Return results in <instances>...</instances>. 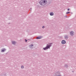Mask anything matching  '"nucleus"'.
<instances>
[{"mask_svg":"<svg viewBox=\"0 0 76 76\" xmlns=\"http://www.w3.org/2000/svg\"><path fill=\"white\" fill-rule=\"evenodd\" d=\"M6 50V49L5 48L2 49H1V52H4Z\"/></svg>","mask_w":76,"mask_h":76,"instance_id":"obj_5","label":"nucleus"},{"mask_svg":"<svg viewBox=\"0 0 76 76\" xmlns=\"http://www.w3.org/2000/svg\"><path fill=\"white\" fill-rule=\"evenodd\" d=\"M65 67H68V65L66 64L65 66H64Z\"/></svg>","mask_w":76,"mask_h":76,"instance_id":"obj_14","label":"nucleus"},{"mask_svg":"<svg viewBox=\"0 0 76 76\" xmlns=\"http://www.w3.org/2000/svg\"><path fill=\"white\" fill-rule=\"evenodd\" d=\"M12 44L14 45H15L16 44V42L15 41H12Z\"/></svg>","mask_w":76,"mask_h":76,"instance_id":"obj_9","label":"nucleus"},{"mask_svg":"<svg viewBox=\"0 0 76 76\" xmlns=\"http://www.w3.org/2000/svg\"><path fill=\"white\" fill-rule=\"evenodd\" d=\"M72 72L73 73L74 72V71H72Z\"/></svg>","mask_w":76,"mask_h":76,"instance_id":"obj_21","label":"nucleus"},{"mask_svg":"<svg viewBox=\"0 0 76 76\" xmlns=\"http://www.w3.org/2000/svg\"><path fill=\"white\" fill-rule=\"evenodd\" d=\"M30 10L31 12H32V8H30Z\"/></svg>","mask_w":76,"mask_h":76,"instance_id":"obj_17","label":"nucleus"},{"mask_svg":"<svg viewBox=\"0 0 76 76\" xmlns=\"http://www.w3.org/2000/svg\"><path fill=\"white\" fill-rule=\"evenodd\" d=\"M67 15H66L65 16V18H67Z\"/></svg>","mask_w":76,"mask_h":76,"instance_id":"obj_19","label":"nucleus"},{"mask_svg":"<svg viewBox=\"0 0 76 76\" xmlns=\"http://www.w3.org/2000/svg\"><path fill=\"white\" fill-rule=\"evenodd\" d=\"M62 44H66V41L64 40H63L62 41Z\"/></svg>","mask_w":76,"mask_h":76,"instance_id":"obj_8","label":"nucleus"},{"mask_svg":"<svg viewBox=\"0 0 76 76\" xmlns=\"http://www.w3.org/2000/svg\"><path fill=\"white\" fill-rule=\"evenodd\" d=\"M52 44L53 43H49L46 46L45 48H43V49L44 50H48V48L50 49V47L52 46Z\"/></svg>","mask_w":76,"mask_h":76,"instance_id":"obj_1","label":"nucleus"},{"mask_svg":"<svg viewBox=\"0 0 76 76\" xmlns=\"http://www.w3.org/2000/svg\"><path fill=\"white\" fill-rule=\"evenodd\" d=\"M25 41H26V42H27V40H26V39H25Z\"/></svg>","mask_w":76,"mask_h":76,"instance_id":"obj_20","label":"nucleus"},{"mask_svg":"<svg viewBox=\"0 0 76 76\" xmlns=\"http://www.w3.org/2000/svg\"><path fill=\"white\" fill-rule=\"evenodd\" d=\"M71 13H72V14H73V13L72 12H71Z\"/></svg>","mask_w":76,"mask_h":76,"instance_id":"obj_23","label":"nucleus"},{"mask_svg":"<svg viewBox=\"0 0 76 76\" xmlns=\"http://www.w3.org/2000/svg\"><path fill=\"white\" fill-rule=\"evenodd\" d=\"M45 28V27L44 26H42V28Z\"/></svg>","mask_w":76,"mask_h":76,"instance_id":"obj_16","label":"nucleus"},{"mask_svg":"<svg viewBox=\"0 0 76 76\" xmlns=\"http://www.w3.org/2000/svg\"><path fill=\"white\" fill-rule=\"evenodd\" d=\"M39 3L40 5L42 6H44V5H45L47 4L46 1L45 0H41Z\"/></svg>","mask_w":76,"mask_h":76,"instance_id":"obj_2","label":"nucleus"},{"mask_svg":"<svg viewBox=\"0 0 76 76\" xmlns=\"http://www.w3.org/2000/svg\"><path fill=\"white\" fill-rule=\"evenodd\" d=\"M21 69H23L24 68V66L23 65H21Z\"/></svg>","mask_w":76,"mask_h":76,"instance_id":"obj_13","label":"nucleus"},{"mask_svg":"<svg viewBox=\"0 0 76 76\" xmlns=\"http://www.w3.org/2000/svg\"><path fill=\"white\" fill-rule=\"evenodd\" d=\"M42 38V36H40V37H37L36 38V39H41V38Z\"/></svg>","mask_w":76,"mask_h":76,"instance_id":"obj_10","label":"nucleus"},{"mask_svg":"<svg viewBox=\"0 0 76 76\" xmlns=\"http://www.w3.org/2000/svg\"><path fill=\"white\" fill-rule=\"evenodd\" d=\"M8 24H10V23H8Z\"/></svg>","mask_w":76,"mask_h":76,"instance_id":"obj_22","label":"nucleus"},{"mask_svg":"<svg viewBox=\"0 0 76 76\" xmlns=\"http://www.w3.org/2000/svg\"><path fill=\"white\" fill-rule=\"evenodd\" d=\"M54 74H55V76H61V74H60V72H56V73H54Z\"/></svg>","mask_w":76,"mask_h":76,"instance_id":"obj_3","label":"nucleus"},{"mask_svg":"<svg viewBox=\"0 0 76 76\" xmlns=\"http://www.w3.org/2000/svg\"><path fill=\"white\" fill-rule=\"evenodd\" d=\"M75 34V32L74 31H71L70 32V35L71 36H73L74 35V34Z\"/></svg>","mask_w":76,"mask_h":76,"instance_id":"obj_4","label":"nucleus"},{"mask_svg":"<svg viewBox=\"0 0 76 76\" xmlns=\"http://www.w3.org/2000/svg\"><path fill=\"white\" fill-rule=\"evenodd\" d=\"M50 16H53L54 15V13L53 12H50Z\"/></svg>","mask_w":76,"mask_h":76,"instance_id":"obj_11","label":"nucleus"},{"mask_svg":"<svg viewBox=\"0 0 76 76\" xmlns=\"http://www.w3.org/2000/svg\"><path fill=\"white\" fill-rule=\"evenodd\" d=\"M70 13V12H66V14H69V13Z\"/></svg>","mask_w":76,"mask_h":76,"instance_id":"obj_15","label":"nucleus"},{"mask_svg":"<svg viewBox=\"0 0 76 76\" xmlns=\"http://www.w3.org/2000/svg\"><path fill=\"white\" fill-rule=\"evenodd\" d=\"M67 10H68V11H69V10H70V9H67Z\"/></svg>","mask_w":76,"mask_h":76,"instance_id":"obj_18","label":"nucleus"},{"mask_svg":"<svg viewBox=\"0 0 76 76\" xmlns=\"http://www.w3.org/2000/svg\"><path fill=\"white\" fill-rule=\"evenodd\" d=\"M33 46H34V45H33V44H32V45H29V48L32 49V48H33V47H33Z\"/></svg>","mask_w":76,"mask_h":76,"instance_id":"obj_6","label":"nucleus"},{"mask_svg":"<svg viewBox=\"0 0 76 76\" xmlns=\"http://www.w3.org/2000/svg\"><path fill=\"white\" fill-rule=\"evenodd\" d=\"M69 38V36L68 35H65L64 36V38L66 39H67Z\"/></svg>","mask_w":76,"mask_h":76,"instance_id":"obj_7","label":"nucleus"},{"mask_svg":"<svg viewBox=\"0 0 76 76\" xmlns=\"http://www.w3.org/2000/svg\"><path fill=\"white\" fill-rule=\"evenodd\" d=\"M65 48H66V46H65L64 45V46H62V48L63 49H65Z\"/></svg>","mask_w":76,"mask_h":76,"instance_id":"obj_12","label":"nucleus"}]
</instances>
